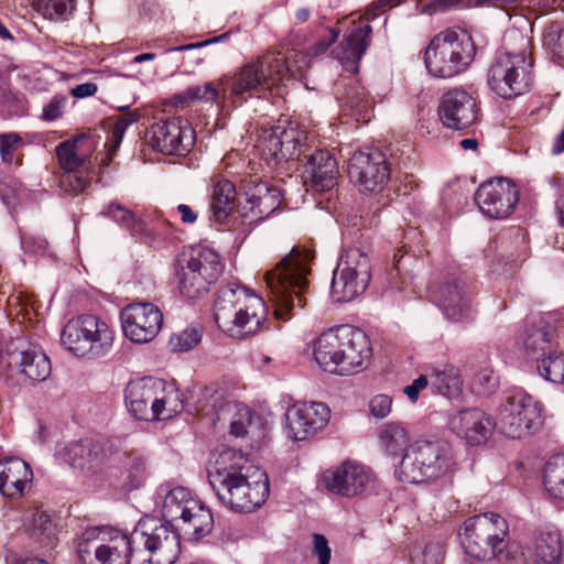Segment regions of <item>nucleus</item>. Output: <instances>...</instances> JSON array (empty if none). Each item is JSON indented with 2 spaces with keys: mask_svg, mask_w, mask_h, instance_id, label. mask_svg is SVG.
Here are the masks:
<instances>
[{
  "mask_svg": "<svg viewBox=\"0 0 564 564\" xmlns=\"http://www.w3.org/2000/svg\"><path fill=\"white\" fill-rule=\"evenodd\" d=\"M195 131L189 122L173 117L154 122L147 132V142L166 155H184L194 144Z\"/></svg>",
  "mask_w": 564,
  "mask_h": 564,
  "instance_id": "nucleus-17",
  "label": "nucleus"
},
{
  "mask_svg": "<svg viewBox=\"0 0 564 564\" xmlns=\"http://www.w3.org/2000/svg\"><path fill=\"white\" fill-rule=\"evenodd\" d=\"M217 41H218V37H214V39L202 41V42H197V43H189V44L180 45V46H176V47L167 50V52L191 51V50H195V48H200V47L207 46V45H209L212 43H215Z\"/></svg>",
  "mask_w": 564,
  "mask_h": 564,
  "instance_id": "nucleus-64",
  "label": "nucleus"
},
{
  "mask_svg": "<svg viewBox=\"0 0 564 564\" xmlns=\"http://www.w3.org/2000/svg\"><path fill=\"white\" fill-rule=\"evenodd\" d=\"M252 421V412L246 405L236 406V412L230 422V434L236 437L245 436Z\"/></svg>",
  "mask_w": 564,
  "mask_h": 564,
  "instance_id": "nucleus-53",
  "label": "nucleus"
},
{
  "mask_svg": "<svg viewBox=\"0 0 564 564\" xmlns=\"http://www.w3.org/2000/svg\"><path fill=\"white\" fill-rule=\"evenodd\" d=\"M373 99L365 87L355 83L349 85L344 97V107L355 116L357 121L367 122L373 108Z\"/></svg>",
  "mask_w": 564,
  "mask_h": 564,
  "instance_id": "nucleus-42",
  "label": "nucleus"
},
{
  "mask_svg": "<svg viewBox=\"0 0 564 564\" xmlns=\"http://www.w3.org/2000/svg\"><path fill=\"white\" fill-rule=\"evenodd\" d=\"M207 471L218 499L236 512H252L270 494L267 473L240 451L225 448L214 453Z\"/></svg>",
  "mask_w": 564,
  "mask_h": 564,
  "instance_id": "nucleus-2",
  "label": "nucleus"
},
{
  "mask_svg": "<svg viewBox=\"0 0 564 564\" xmlns=\"http://www.w3.org/2000/svg\"><path fill=\"white\" fill-rule=\"evenodd\" d=\"M243 196L245 200L239 204V213L249 224L270 216L282 203L280 189L253 178L245 181Z\"/></svg>",
  "mask_w": 564,
  "mask_h": 564,
  "instance_id": "nucleus-24",
  "label": "nucleus"
},
{
  "mask_svg": "<svg viewBox=\"0 0 564 564\" xmlns=\"http://www.w3.org/2000/svg\"><path fill=\"white\" fill-rule=\"evenodd\" d=\"M451 446L443 441H416L402 457L397 478L402 482L419 484L438 479L453 470Z\"/></svg>",
  "mask_w": 564,
  "mask_h": 564,
  "instance_id": "nucleus-9",
  "label": "nucleus"
},
{
  "mask_svg": "<svg viewBox=\"0 0 564 564\" xmlns=\"http://www.w3.org/2000/svg\"><path fill=\"white\" fill-rule=\"evenodd\" d=\"M312 555L318 561V564H329L332 557V550L328 545L327 539L318 533L312 536Z\"/></svg>",
  "mask_w": 564,
  "mask_h": 564,
  "instance_id": "nucleus-58",
  "label": "nucleus"
},
{
  "mask_svg": "<svg viewBox=\"0 0 564 564\" xmlns=\"http://www.w3.org/2000/svg\"><path fill=\"white\" fill-rule=\"evenodd\" d=\"M544 45L554 58L564 62V23H553L547 28Z\"/></svg>",
  "mask_w": 564,
  "mask_h": 564,
  "instance_id": "nucleus-48",
  "label": "nucleus"
},
{
  "mask_svg": "<svg viewBox=\"0 0 564 564\" xmlns=\"http://www.w3.org/2000/svg\"><path fill=\"white\" fill-rule=\"evenodd\" d=\"M339 35L336 29L327 30V40L307 50L292 48L286 55L268 51L260 57L245 64L232 76L220 80L223 101L234 107L241 105L258 88H271L292 78H302L312 57L325 52Z\"/></svg>",
  "mask_w": 564,
  "mask_h": 564,
  "instance_id": "nucleus-1",
  "label": "nucleus"
},
{
  "mask_svg": "<svg viewBox=\"0 0 564 564\" xmlns=\"http://www.w3.org/2000/svg\"><path fill=\"white\" fill-rule=\"evenodd\" d=\"M191 492L183 487L173 488L167 492L163 502V516L171 522H177L182 510L189 508V502H198Z\"/></svg>",
  "mask_w": 564,
  "mask_h": 564,
  "instance_id": "nucleus-43",
  "label": "nucleus"
},
{
  "mask_svg": "<svg viewBox=\"0 0 564 564\" xmlns=\"http://www.w3.org/2000/svg\"><path fill=\"white\" fill-rule=\"evenodd\" d=\"M9 366L14 369L24 381L41 382L51 375V361L43 349L25 339L19 338L12 344L8 352Z\"/></svg>",
  "mask_w": 564,
  "mask_h": 564,
  "instance_id": "nucleus-23",
  "label": "nucleus"
},
{
  "mask_svg": "<svg viewBox=\"0 0 564 564\" xmlns=\"http://www.w3.org/2000/svg\"><path fill=\"white\" fill-rule=\"evenodd\" d=\"M104 444L94 438H85L65 447L63 459L73 468L96 473L107 460Z\"/></svg>",
  "mask_w": 564,
  "mask_h": 564,
  "instance_id": "nucleus-31",
  "label": "nucleus"
},
{
  "mask_svg": "<svg viewBox=\"0 0 564 564\" xmlns=\"http://www.w3.org/2000/svg\"><path fill=\"white\" fill-rule=\"evenodd\" d=\"M61 340L69 351L78 357H101L110 351L115 332L100 317L83 314L66 323Z\"/></svg>",
  "mask_w": 564,
  "mask_h": 564,
  "instance_id": "nucleus-11",
  "label": "nucleus"
},
{
  "mask_svg": "<svg viewBox=\"0 0 564 564\" xmlns=\"http://www.w3.org/2000/svg\"><path fill=\"white\" fill-rule=\"evenodd\" d=\"M188 94L192 96L194 102L195 101H205V102L220 101L221 104L226 102V101H223V90H221L220 84L218 85V87H216L213 83H205L202 86H199V85L189 86Z\"/></svg>",
  "mask_w": 564,
  "mask_h": 564,
  "instance_id": "nucleus-51",
  "label": "nucleus"
},
{
  "mask_svg": "<svg viewBox=\"0 0 564 564\" xmlns=\"http://www.w3.org/2000/svg\"><path fill=\"white\" fill-rule=\"evenodd\" d=\"M124 336L135 344L153 340L161 330L163 314L160 308L149 302L127 305L120 314Z\"/></svg>",
  "mask_w": 564,
  "mask_h": 564,
  "instance_id": "nucleus-19",
  "label": "nucleus"
},
{
  "mask_svg": "<svg viewBox=\"0 0 564 564\" xmlns=\"http://www.w3.org/2000/svg\"><path fill=\"white\" fill-rule=\"evenodd\" d=\"M135 550L148 553L149 564H174L181 553L180 535L154 519L140 521L132 532Z\"/></svg>",
  "mask_w": 564,
  "mask_h": 564,
  "instance_id": "nucleus-15",
  "label": "nucleus"
},
{
  "mask_svg": "<svg viewBox=\"0 0 564 564\" xmlns=\"http://www.w3.org/2000/svg\"><path fill=\"white\" fill-rule=\"evenodd\" d=\"M126 130L123 128V124L115 122L111 132H110V142H109V155L111 156L119 145L121 144V141L123 139V135L126 133Z\"/></svg>",
  "mask_w": 564,
  "mask_h": 564,
  "instance_id": "nucleus-60",
  "label": "nucleus"
},
{
  "mask_svg": "<svg viewBox=\"0 0 564 564\" xmlns=\"http://www.w3.org/2000/svg\"><path fill=\"white\" fill-rule=\"evenodd\" d=\"M519 200L517 186L503 178L489 181L479 186L475 202L489 218L503 219L514 210Z\"/></svg>",
  "mask_w": 564,
  "mask_h": 564,
  "instance_id": "nucleus-22",
  "label": "nucleus"
},
{
  "mask_svg": "<svg viewBox=\"0 0 564 564\" xmlns=\"http://www.w3.org/2000/svg\"><path fill=\"white\" fill-rule=\"evenodd\" d=\"M444 127L465 130L479 121L480 109L477 99L463 88H452L444 93L437 108Z\"/></svg>",
  "mask_w": 564,
  "mask_h": 564,
  "instance_id": "nucleus-20",
  "label": "nucleus"
},
{
  "mask_svg": "<svg viewBox=\"0 0 564 564\" xmlns=\"http://www.w3.org/2000/svg\"><path fill=\"white\" fill-rule=\"evenodd\" d=\"M498 376H496L495 371L489 367L480 369L475 375L474 384L477 388L478 393H491L498 387Z\"/></svg>",
  "mask_w": 564,
  "mask_h": 564,
  "instance_id": "nucleus-55",
  "label": "nucleus"
},
{
  "mask_svg": "<svg viewBox=\"0 0 564 564\" xmlns=\"http://www.w3.org/2000/svg\"><path fill=\"white\" fill-rule=\"evenodd\" d=\"M68 98L63 94L54 95L51 100L43 106L40 118L43 121H55L63 117L67 107Z\"/></svg>",
  "mask_w": 564,
  "mask_h": 564,
  "instance_id": "nucleus-52",
  "label": "nucleus"
},
{
  "mask_svg": "<svg viewBox=\"0 0 564 564\" xmlns=\"http://www.w3.org/2000/svg\"><path fill=\"white\" fill-rule=\"evenodd\" d=\"M221 273L219 254L207 247L189 248L175 262L177 290L187 299H199L207 294Z\"/></svg>",
  "mask_w": 564,
  "mask_h": 564,
  "instance_id": "nucleus-8",
  "label": "nucleus"
},
{
  "mask_svg": "<svg viewBox=\"0 0 564 564\" xmlns=\"http://www.w3.org/2000/svg\"><path fill=\"white\" fill-rule=\"evenodd\" d=\"M31 536L45 546H52L56 541V524L44 510L35 508L25 520Z\"/></svg>",
  "mask_w": 564,
  "mask_h": 564,
  "instance_id": "nucleus-41",
  "label": "nucleus"
},
{
  "mask_svg": "<svg viewBox=\"0 0 564 564\" xmlns=\"http://www.w3.org/2000/svg\"><path fill=\"white\" fill-rule=\"evenodd\" d=\"M329 420L330 409L323 402L295 403L285 413V430L293 441H306L322 432Z\"/></svg>",
  "mask_w": 564,
  "mask_h": 564,
  "instance_id": "nucleus-18",
  "label": "nucleus"
},
{
  "mask_svg": "<svg viewBox=\"0 0 564 564\" xmlns=\"http://www.w3.org/2000/svg\"><path fill=\"white\" fill-rule=\"evenodd\" d=\"M392 397L389 394L380 393L372 397L369 401L370 414L379 420L386 419L392 411Z\"/></svg>",
  "mask_w": 564,
  "mask_h": 564,
  "instance_id": "nucleus-57",
  "label": "nucleus"
},
{
  "mask_svg": "<svg viewBox=\"0 0 564 564\" xmlns=\"http://www.w3.org/2000/svg\"><path fill=\"white\" fill-rule=\"evenodd\" d=\"M202 339V332L196 327H187L170 337V346L173 351H188Z\"/></svg>",
  "mask_w": 564,
  "mask_h": 564,
  "instance_id": "nucleus-50",
  "label": "nucleus"
},
{
  "mask_svg": "<svg viewBox=\"0 0 564 564\" xmlns=\"http://www.w3.org/2000/svg\"><path fill=\"white\" fill-rule=\"evenodd\" d=\"M520 41L519 51L498 52L488 70L490 90L503 99L525 94L533 83V61L527 53L529 43L524 36H520Z\"/></svg>",
  "mask_w": 564,
  "mask_h": 564,
  "instance_id": "nucleus-7",
  "label": "nucleus"
},
{
  "mask_svg": "<svg viewBox=\"0 0 564 564\" xmlns=\"http://www.w3.org/2000/svg\"><path fill=\"white\" fill-rule=\"evenodd\" d=\"M371 480V473L365 466L351 460H346L323 474L325 488L336 496L346 498L361 495Z\"/></svg>",
  "mask_w": 564,
  "mask_h": 564,
  "instance_id": "nucleus-25",
  "label": "nucleus"
},
{
  "mask_svg": "<svg viewBox=\"0 0 564 564\" xmlns=\"http://www.w3.org/2000/svg\"><path fill=\"white\" fill-rule=\"evenodd\" d=\"M459 535L468 555L489 560L507 547L509 525L500 514L485 512L467 519Z\"/></svg>",
  "mask_w": 564,
  "mask_h": 564,
  "instance_id": "nucleus-10",
  "label": "nucleus"
},
{
  "mask_svg": "<svg viewBox=\"0 0 564 564\" xmlns=\"http://www.w3.org/2000/svg\"><path fill=\"white\" fill-rule=\"evenodd\" d=\"M372 355L369 337L359 328L340 327L339 376H350L362 371Z\"/></svg>",
  "mask_w": 564,
  "mask_h": 564,
  "instance_id": "nucleus-27",
  "label": "nucleus"
},
{
  "mask_svg": "<svg viewBox=\"0 0 564 564\" xmlns=\"http://www.w3.org/2000/svg\"><path fill=\"white\" fill-rule=\"evenodd\" d=\"M313 356L323 370L339 376L340 327L321 334L314 341Z\"/></svg>",
  "mask_w": 564,
  "mask_h": 564,
  "instance_id": "nucleus-36",
  "label": "nucleus"
},
{
  "mask_svg": "<svg viewBox=\"0 0 564 564\" xmlns=\"http://www.w3.org/2000/svg\"><path fill=\"white\" fill-rule=\"evenodd\" d=\"M236 187L232 182L216 176L213 178L210 209L217 221L225 220L234 209Z\"/></svg>",
  "mask_w": 564,
  "mask_h": 564,
  "instance_id": "nucleus-39",
  "label": "nucleus"
},
{
  "mask_svg": "<svg viewBox=\"0 0 564 564\" xmlns=\"http://www.w3.org/2000/svg\"><path fill=\"white\" fill-rule=\"evenodd\" d=\"M78 544V557L83 564H130L133 542L113 528L90 530Z\"/></svg>",
  "mask_w": 564,
  "mask_h": 564,
  "instance_id": "nucleus-12",
  "label": "nucleus"
},
{
  "mask_svg": "<svg viewBox=\"0 0 564 564\" xmlns=\"http://www.w3.org/2000/svg\"><path fill=\"white\" fill-rule=\"evenodd\" d=\"M224 397L215 387H206L197 400V411L203 415H210L223 408Z\"/></svg>",
  "mask_w": 564,
  "mask_h": 564,
  "instance_id": "nucleus-49",
  "label": "nucleus"
},
{
  "mask_svg": "<svg viewBox=\"0 0 564 564\" xmlns=\"http://www.w3.org/2000/svg\"><path fill=\"white\" fill-rule=\"evenodd\" d=\"M429 380L426 376L421 375L413 382L403 389L404 394L411 402H416L420 392L427 387Z\"/></svg>",
  "mask_w": 564,
  "mask_h": 564,
  "instance_id": "nucleus-59",
  "label": "nucleus"
},
{
  "mask_svg": "<svg viewBox=\"0 0 564 564\" xmlns=\"http://www.w3.org/2000/svg\"><path fill=\"white\" fill-rule=\"evenodd\" d=\"M96 145L95 139L88 134H82L61 143L56 148L61 167L65 172L86 170L89 158L96 150Z\"/></svg>",
  "mask_w": 564,
  "mask_h": 564,
  "instance_id": "nucleus-33",
  "label": "nucleus"
},
{
  "mask_svg": "<svg viewBox=\"0 0 564 564\" xmlns=\"http://www.w3.org/2000/svg\"><path fill=\"white\" fill-rule=\"evenodd\" d=\"M434 297L446 318L452 322L463 321L470 314L471 293L458 276H445L437 285Z\"/></svg>",
  "mask_w": 564,
  "mask_h": 564,
  "instance_id": "nucleus-28",
  "label": "nucleus"
},
{
  "mask_svg": "<svg viewBox=\"0 0 564 564\" xmlns=\"http://www.w3.org/2000/svg\"><path fill=\"white\" fill-rule=\"evenodd\" d=\"M302 132L296 126L278 124L264 129L259 137L257 148L265 160L288 161L301 154Z\"/></svg>",
  "mask_w": 564,
  "mask_h": 564,
  "instance_id": "nucleus-26",
  "label": "nucleus"
},
{
  "mask_svg": "<svg viewBox=\"0 0 564 564\" xmlns=\"http://www.w3.org/2000/svg\"><path fill=\"white\" fill-rule=\"evenodd\" d=\"M188 539L198 540L210 532L213 516L210 510L199 500L189 502V508L183 509L177 522H173Z\"/></svg>",
  "mask_w": 564,
  "mask_h": 564,
  "instance_id": "nucleus-35",
  "label": "nucleus"
},
{
  "mask_svg": "<svg viewBox=\"0 0 564 564\" xmlns=\"http://www.w3.org/2000/svg\"><path fill=\"white\" fill-rule=\"evenodd\" d=\"M193 102H194L193 98L188 94V87L185 90L174 94L171 97V104L175 107L185 108V107L192 105Z\"/></svg>",
  "mask_w": 564,
  "mask_h": 564,
  "instance_id": "nucleus-62",
  "label": "nucleus"
},
{
  "mask_svg": "<svg viewBox=\"0 0 564 564\" xmlns=\"http://www.w3.org/2000/svg\"><path fill=\"white\" fill-rule=\"evenodd\" d=\"M176 209L181 215V219L184 224H194L196 221L197 213H195L191 206L186 204H180Z\"/></svg>",
  "mask_w": 564,
  "mask_h": 564,
  "instance_id": "nucleus-63",
  "label": "nucleus"
},
{
  "mask_svg": "<svg viewBox=\"0 0 564 564\" xmlns=\"http://www.w3.org/2000/svg\"><path fill=\"white\" fill-rule=\"evenodd\" d=\"M311 260L310 251L294 247L273 269L264 273L263 279L276 319L285 321L293 310L306 305Z\"/></svg>",
  "mask_w": 564,
  "mask_h": 564,
  "instance_id": "nucleus-3",
  "label": "nucleus"
},
{
  "mask_svg": "<svg viewBox=\"0 0 564 564\" xmlns=\"http://www.w3.org/2000/svg\"><path fill=\"white\" fill-rule=\"evenodd\" d=\"M370 279L368 254L357 247L347 248L334 270L330 295L335 302H350L366 291Z\"/></svg>",
  "mask_w": 564,
  "mask_h": 564,
  "instance_id": "nucleus-13",
  "label": "nucleus"
},
{
  "mask_svg": "<svg viewBox=\"0 0 564 564\" xmlns=\"http://www.w3.org/2000/svg\"><path fill=\"white\" fill-rule=\"evenodd\" d=\"M539 375L553 383H564V352L552 350L536 364Z\"/></svg>",
  "mask_w": 564,
  "mask_h": 564,
  "instance_id": "nucleus-45",
  "label": "nucleus"
},
{
  "mask_svg": "<svg viewBox=\"0 0 564 564\" xmlns=\"http://www.w3.org/2000/svg\"><path fill=\"white\" fill-rule=\"evenodd\" d=\"M23 145L22 138L15 132L0 134V156L4 163H11L13 154Z\"/></svg>",
  "mask_w": 564,
  "mask_h": 564,
  "instance_id": "nucleus-54",
  "label": "nucleus"
},
{
  "mask_svg": "<svg viewBox=\"0 0 564 564\" xmlns=\"http://www.w3.org/2000/svg\"><path fill=\"white\" fill-rule=\"evenodd\" d=\"M562 536L557 529L545 528L534 539V555L538 564H561Z\"/></svg>",
  "mask_w": 564,
  "mask_h": 564,
  "instance_id": "nucleus-38",
  "label": "nucleus"
},
{
  "mask_svg": "<svg viewBox=\"0 0 564 564\" xmlns=\"http://www.w3.org/2000/svg\"><path fill=\"white\" fill-rule=\"evenodd\" d=\"M542 412L539 401L523 391L514 392L506 398L500 408L499 429L510 438L525 437L542 425Z\"/></svg>",
  "mask_w": 564,
  "mask_h": 564,
  "instance_id": "nucleus-16",
  "label": "nucleus"
},
{
  "mask_svg": "<svg viewBox=\"0 0 564 564\" xmlns=\"http://www.w3.org/2000/svg\"><path fill=\"white\" fill-rule=\"evenodd\" d=\"M448 426L458 437L469 445L485 443L494 431V423L489 415L479 409H466L456 412L449 417Z\"/></svg>",
  "mask_w": 564,
  "mask_h": 564,
  "instance_id": "nucleus-29",
  "label": "nucleus"
},
{
  "mask_svg": "<svg viewBox=\"0 0 564 564\" xmlns=\"http://www.w3.org/2000/svg\"><path fill=\"white\" fill-rule=\"evenodd\" d=\"M34 8L48 20L64 21L73 13L75 0H34Z\"/></svg>",
  "mask_w": 564,
  "mask_h": 564,
  "instance_id": "nucleus-46",
  "label": "nucleus"
},
{
  "mask_svg": "<svg viewBox=\"0 0 564 564\" xmlns=\"http://www.w3.org/2000/svg\"><path fill=\"white\" fill-rule=\"evenodd\" d=\"M554 332L545 318L529 324L523 333L522 348L524 357L538 364L553 350Z\"/></svg>",
  "mask_w": 564,
  "mask_h": 564,
  "instance_id": "nucleus-34",
  "label": "nucleus"
},
{
  "mask_svg": "<svg viewBox=\"0 0 564 564\" xmlns=\"http://www.w3.org/2000/svg\"><path fill=\"white\" fill-rule=\"evenodd\" d=\"M83 171L65 172L61 181L62 187L72 195L83 192L88 184V178Z\"/></svg>",
  "mask_w": 564,
  "mask_h": 564,
  "instance_id": "nucleus-56",
  "label": "nucleus"
},
{
  "mask_svg": "<svg viewBox=\"0 0 564 564\" xmlns=\"http://www.w3.org/2000/svg\"><path fill=\"white\" fill-rule=\"evenodd\" d=\"M304 165L305 183L318 192H326L336 185L338 165L328 150H316L306 156Z\"/></svg>",
  "mask_w": 564,
  "mask_h": 564,
  "instance_id": "nucleus-30",
  "label": "nucleus"
},
{
  "mask_svg": "<svg viewBox=\"0 0 564 564\" xmlns=\"http://www.w3.org/2000/svg\"><path fill=\"white\" fill-rule=\"evenodd\" d=\"M395 0H378L367 7L364 17L349 20V31L343 42L334 50L336 59L350 73H357L359 62L370 44L371 26L369 21L387 9L395 7Z\"/></svg>",
  "mask_w": 564,
  "mask_h": 564,
  "instance_id": "nucleus-14",
  "label": "nucleus"
},
{
  "mask_svg": "<svg viewBox=\"0 0 564 564\" xmlns=\"http://www.w3.org/2000/svg\"><path fill=\"white\" fill-rule=\"evenodd\" d=\"M98 87L94 83H84L72 88L70 94L76 98H85L94 96Z\"/></svg>",
  "mask_w": 564,
  "mask_h": 564,
  "instance_id": "nucleus-61",
  "label": "nucleus"
},
{
  "mask_svg": "<svg viewBox=\"0 0 564 564\" xmlns=\"http://www.w3.org/2000/svg\"><path fill=\"white\" fill-rule=\"evenodd\" d=\"M379 442L383 452L393 458L403 457L411 449V435L402 422H388L379 432Z\"/></svg>",
  "mask_w": 564,
  "mask_h": 564,
  "instance_id": "nucleus-37",
  "label": "nucleus"
},
{
  "mask_svg": "<svg viewBox=\"0 0 564 564\" xmlns=\"http://www.w3.org/2000/svg\"><path fill=\"white\" fill-rule=\"evenodd\" d=\"M124 400L135 419L148 422L172 419L184 408L182 392L175 386L155 379L129 382Z\"/></svg>",
  "mask_w": 564,
  "mask_h": 564,
  "instance_id": "nucleus-6",
  "label": "nucleus"
},
{
  "mask_svg": "<svg viewBox=\"0 0 564 564\" xmlns=\"http://www.w3.org/2000/svg\"><path fill=\"white\" fill-rule=\"evenodd\" d=\"M476 55L471 35L464 29L447 28L432 37L424 53L429 73L437 78H453L465 72Z\"/></svg>",
  "mask_w": 564,
  "mask_h": 564,
  "instance_id": "nucleus-5",
  "label": "nucleus"
},
{
  "mask_svg": "<svg viewBox=\"0 0 564 564\" xmlns=\"http://www.w3.org/2000/svg\"><path fill=\"white\" fill-rule=\"evenodd\" d=\"M105 214L134 236H142L145 232L143 221L121 205L110 204Z\"/></svg>",
  "mask_w": 564,
  "mask_h": 564,
  "instance_id": "nucleus-47",
  "label": "nucleus"
},
{
  "mask_svg": "<svg viewBox=\"0 0 564 564\" xmlns=\"http://www.w3.org/2000/svg\"><path fill=\"white\" fill-rule=\"evenodd\" d=\"M33 471L29 464L15 457L0 460V494L10 499H20L31 487Z\"/></svg>",
  "mask_w": 564,
  "mask_h": 564,
  "instance_id": "nucleus-32",
  "label": "nucleus"
},
{
  "mask_svg": "<svg viewBox=\"0 0 564 564\" xmlns=\"http://www.w3.org/2000/svg\"><path fill=\"white\" fill-rule=\"evenodd\" d=\"M462 384L459 370L455 366L444 365L441 369L434 370L433 386L441 394L457 395L460 392Z\"/></svg>",
  "mask_w": 564,
  "mask_h": 564,
  "instance_id": "nucleus-44",
  "label": "nucleus"
},
{
  "mask_svg": "<svg viewBox=\"0 0 564 564\" xmlns=\"http://www.w3.org/2000/svg\"><path fill=\"white\" fill-rule=\"evenodd\" d=\"M268 310L259 295L241 285L221 288L214 305L218 327L232 338L259 333L267 321Z\"/></svg>",
  "mask_w": 564,
  "mask_h": 564,
  "instance_id": "nucleus-4",
  "label": "nucleus"
},
{
  "mask_svg": "<svg viewBox=\"0 0 564 564\" xmlns=\"http://www.w3.org/2000/svg\"><path fill=\"white\" fill-rule=\"evenodd\" d=\"M542 486L549 499L564 502V453L551 457L545 463Z\"/></svg>",
  "mask_w": 564,
  "mask_h": 564,
  "instance_id": "nucleus-40",
  "label": "nucleus"
},
{
  "mask_svg": "<svg viewBox=\"0 0 564 564\" xmlns=\"http://www.w3.org/2000/svg\"><path fill=\"white\" fill-rule=\"evenodd\" d=\"M348 173L361 192H381L390 177L386 155L379 151L356 152L349 160Z\"/></svg>",
  "mask_w": 564,
  "mask_h": 564,
  "instance_id": "nucleus-21",
  "label": "nucleus"
}]
</instances>
